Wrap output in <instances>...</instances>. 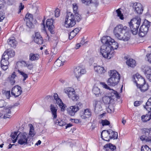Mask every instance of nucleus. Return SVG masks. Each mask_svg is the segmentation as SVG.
Listing matches in <instances>:
<instances>
[{
    "label": "nucleus",
    "instance_id": "nucleus-36",
    "mask_svg": "<svg viewBox=\"0 0 151 151\" xmlns=\"http://www.w3.org/2000/svg\"><path fill=\"white\" fill-rule=\"evenodd\" d=\"M56 124L60 126H63L66 124V123L63 120L57 119L55 121Z\"/></svg>",
    "mask_w": 151,
    "mask_h": 151
},
{
    "label": "nucleus",
    "instance_id": "nucleus-3",
    "mask_svg": "<svg viewBox=\"0 0 151 151\" xmlns=\"http://www.w3.org/2000/svg\"><path fill=\"white\" fill-rule=\"evenodd\" d=\"M101 42L110 48L111 51L116 49L119 46L117 42L108 36L103 37L101 39Z\"/></svg>",
    "mask_w": 151,
    "mask_h": 151
},
{
    "label": "nucleus",
    "instance_id": "nucleus-25",
    "mask_svg": "<svg viewBox=\"0 0 151 151\" xmlns=\"http://www.w3.org/2000/svg\"><path fill=\"white\" fill-rule=\"evenodd\" d=\"M50 107V110L53 119H56L57 117V109L54 106V105L52 104H51Z\"/></svg>",
    "mask_w": 151,
    "mask_h": 151
},
{
    "label": "nucleus",
    "instance_id": "nucleus-43",
    "mask_svg": "<svg viewBox=\"0 0 151 151\" xmlns=\"http://www.w3.org/2000/svg\"><path fill=\"white\" fill-rule=\"evenodd\" d=\"M102 125L103 126L109 125L110 124V122L109 121L105 119L104 120H102L101 122Z\"/></svg>",
    "mask_w": 151,
    "mask_h": 151
},
{
    "label": "nucleus",
    "instance_id": "nucleus-17",
    "mask_svg": "<svg viewBox=\"0 0 151 151\" xmlns=\"http://www.w3.org/2000/svg\"><path fill=\"white\" fill-rule=\"evenodd\" d=\"M54 21L52 19H47L46 23V26L48 28L51 34H54L55 33L54 31V26L53 25Z\"/></svg>",
    "mask_w": 151,
    "mask_h": 151
},
{
    "label": "nucleus",
    "instance_id": "nucleus-63",
    "mask_svg": "<svg viewBox=\"0 0 151 151\" xmlns=\"http://www.w3.org/2000/svg\"><path fill=\"white\" fill-rule=\"evenodd\" d=\"M17 76L16 74V73L15 72H14L12 73L10 79H14Z\"/></svg>",
    "mask_w": 151,
    "mask_h": 151
},
{
    "label": "nucleus",
    "instance_id": "nucleus-5",
    "mask_svg": "<svg viewBox=\"0 0 151 151\" xmlns=\"http://www.w3.org/2000/svg\"><path fill=\"white\" fill-rule=\"evenodd\" d=\"M75 20L74 15L69 13L66 16L64 26L67 28L71 27L76 24Z\"/></svg>",
    "mask_w": 151,
    "mask_h": 151
},
{
    "label": "nucleus",
    "instance_id": "nucleus-15",
    "mask_svg": "<svg viewBox=\"0 0 151 151\" xmlns=\"http://www.w3.org/2000/svg\"><path fill=\"white\" fill-rule=\"evenodd\" d=\"M22 92L21 87L19 85H17L13 87L11 91L12 95L17 97L19 96Z\"/></svg>",
    "mask_w": 151,
    "mask_h": 151
},
{
    "label": "nucleus",
    "instance_id": "nucleus-9",
    "mask_svg": "<svg viewBox=\"0 0 151 151\" xmlns=\"http://www.w3.org/2000/svg\"><path fill=\"white\" fill-rule=\"evenodd\" d=\"M127 28L125 26L123 27L121 24L117 25L114 30V33L116 37L118 39L122 35H123L122 32L126 31Z\"/></svg>",
    "mask_w": 151,
    "mask_h": 151
},
{
    "label": "nucleus",
    "instance_id": "nucleus-50",
    "mask_svg": "<svg viewBox=\"0 0 151 151\" xmlns=\"http://www.w3.org/2000/svg\"><path fill=\"white\" fill-rule=\"evenodd\" d=\"M149 147L147 145H145L144 147L142 146L141 148V151H147L149 149Z\"/></svg>",
    "mask_w": 151,
    "mask_h": 151
},
{
    "label": "nucleus",
    "instance_id": "nucleus-49",
    "mask_svg": "<svg viewBox=\"0 0 151 151\" xmlns=\"http://www.w3.org/2000/svg\"><path fill=\"white\" fill-rule=\"evenodd\" d=\"M82 3L88 5L91 3L92 0H81Z\"/></svg>",
    "mask_w": 151,
    "mask_h": 151
},
{
    "label": "nucleus",
    "instance_id": "nucleus-55",
    "mask_svg": "<svg viewBox=\"0 0 151 151\" xmlns=\"http://www.w3.org/2000/svg\"><path fill=\"white\" fill-rule=\"evenodd\" d=\"M5 105V102L3 100H0V108L3 107Z\"/></svg>",
    "mask_w": 151,
    "mask_h": 151
},
{
    "label": "nucleus",
    "instance_id": "nucleus-20",
    "mask_svg": "<svg viewBox=\"0 0 151 151\" xmlns=\"http://www.w3.org/2000/svg\"><path fill=\"white\" fill-rule=\"evenodd\" d=\"M144 72L147 79L151 82V67L145 66L144 68Z\"/></svg>",
    "mask_w": 151,
    "mask_h": 151
},
{
    "label": "nucleus",
    "instance_id": "nucleus-4",
    "mask_svg": "<svg viewBox=\"0 0 151 151\" xmlns=\"http://www.w3.org/2000/svg\"><path fill=\"white\" fill-rule=\"evenodd\" d=\"M141 20L140 18L138 19L134 18L132 19L130 21L128 22L129 26L131 29L130 30L133 35H136L137 33Z\"/></svg>",
    "mask_w": 151,
    "mask_h": 151
},
{
    "label": "nucleus",
    "instance_id": "nucleus-38",
    "mask_svg": "<svg viewBox=\"0 0 151 151\" xmlns=\"http://www.w3.org/2000/svg\"><path fill=\"white\" fill-rule=\"evenodd\" d=\"M116 12L117 14V16L119 17V18L121 20L124 19L123 15L122 14L121 11H120V9H118L116 10Z\"/></svg>",
    "mask_w": 151,
    "mask_h": 151
},
{
    "label": "nucleus",
    "instance_id": "nucleus-18",
    "mask_svg": "<svg viewBox=\"0 0 151 151\" xmlns=\"http://www.w3.org/2000/svg\"><path fill=\"white\" fill-rule=\"evenodd\" d=\"M33 40L37 44L41 45L43 42V38L40 35V33L37 32L35 33V36L34 37Z\"/></svg>",
    "mask_w": 151,
    "mask_h": 151
},
{
    "label": "nucleus",
    "instance_id": "nucleus-51",
    "mask_svg": "<svg viewBox=\"0 0 151 151\" xmlns=\"http://www.w3.org/2000/svg\"><path fill=\"white\" fill-rule=\"evenodd\" d=\"M26 67H27L28 69L31 70L33 68V65L32 63H29L28 61Z\"/></svg>",
    "mask_w": 151,
    "mask_h": 151
},
{
    "label": "nucleus",
    "instance_id": "nucleus-10",
    "mask_svg": "<svg viewBox=\"0 0 151 151\" xmlns=\"http://www.w3.org/2000/svg\"><path fill=\"white\" fill-rule=\"evenodd\" d=\"M64 92L68 94V97L73 101H77L79 99V96L75 94L74 89L71 88H66L64 89Z\"/></svg>",
    "mask_w": 151,
    "mask_h": 151
},
{
    "label": "nucleus",
    "instance_id": "nucleus-29",
    "mask_svg": "<svg viewBox=\"0 0 151 151\" xmlns=\"http://www.w3.org/2000/svg\"><path fill=\"white\" fill-rule=\"evenodd\" d=\"M39 55L38 54L31 53L29 55V59L32 61L36 60L39 59Z\"/></svg>",
    "mask_w": 151,
    "mask_h": 151
},
{
    "label": "nucleus",
    "instance_id": "nucleus-2",
    "mask_svg": "<svg viewBox=\"0 0 151 151\" xmlns=\"http://www.w3.org/2000/svg\"><path fill=\"white\" fill-rule=\"evenodd\" d=\"M111 92H109L102 98V100L104 103L106 104H109L113 103L115 98L119 99L120 98L118 93L117 91L111 90Z\"/></svg>",
    "mask_w": 151,
    "mask_h": 151
},
{
    "label": "nucleus",
    "instance_id": "nucleus-62",
    "mask_svg": "<svg viewBox=\"0 0 151 151\" xmlns=\"http://www.w3.org/2000/svg\"><path fill=\"white\" fill-rule=\"evenodd\" d=\"M1 66L2 69L4 70H6L8 68L7 65H1Z\"/></svg>",
    "mask_w": 151,
    "mask_h": 151
},
{
    "label": "nucleus",
    "instance_id": "nucleus-32",
    "mask_svg": "<svg viewBox=\"0 0 151 151\" xmlns=\"http://www.w3.org/2000/svg\"><path fill=\"white\" fill-rule=\"evenodd\" d=\"M6 51L10 58L14 57L15 55V51L13 50L7 49Z\"/></svg>",
    "mask_w": 151,
    "mask_h": 151
},
{
    "label": "nucleus",
    "instance_id": "nucleus-12",
    "mask_svg": "<svg viewBox=\"0 0 151 151\" xmlns=\"http://www.w3.org/2000/svg\"><path fill=\"white\" fill-rule=\"evenodd\" d=\"M133 9L135 14H141L143 10V6L142 4L139 3H134L132 4Z\"/></svg>",
    "mask_w": 151,
    "mask_h": 151
},
{
    "label": "nucleus",
    "instance_id": "nucleus-58",
    "mask_svg": "<svg viewBox=\"0 0 151 151\" xmlns=\"http://www.w3.org/2000/svg\"><path fill=\"white\" fill-rule=\"evenodd\" d=\"M24 5H22V3H20V5L19 7V10L18 12V14L20 13L21 12V10H22L24 9Z\"/></svg>",
    "mask_w": 151,
    "mask_h": 151
},
{
    "label": "nucleus",
    "instance_id": "nucleus-64",
    "mask_svg": "<svg viewBox=\"0 0 151 151\" xmlns=\"http://www.w3.org/2000/svg\"><path fill=\"white\" fill-rule=\"evenodd\" d=\"M5 96L7 99H9L10 96V91H7L5 93Z\"/></svg>",
    "mask_w": 151,
    "mask_h": 151
},
{
    "label": "nucleus",
    "instance_id": "nucleus-19",
    "mask_svg": "<svg viewBox=\"0 0 151 151\" xmlns=\"http://www.w3.org/2000/svg\"><path fill=\"white\" fill-rule=\"evenodd\" d=\"M144 72L147 79L151 82V67L145 66L144 68Z\"/></svg>",
    "mask_w": 151,
    "mask_h": 151
},
{
    "label": "nucleus",
    "instance_id": "nucleus-23",
    "mask_svg": "<svg viewBox=\"0 0 151 151\" xmlns=\"http://www.w3.org/2000/svg\"><path fill=\"white\" fill-rule=\"evenodd\" d=\"M94 69L96 72L99 74L103 73L106 71L103 67L100 65H94Z\"/></svg>",
    "mask_w": 151,
    "mask_h": 151
},
{
    "label": "nucleus",
    "instance_id": "nucleus-60",
    "mask_svg": "<svg viewBox=\"0 0 151 151\" xmlns=\"http://www.w3.org/2000/svg\"><path fill=\"white\" fill-rule=\"evenodd\" d=\"M98 101L96 100H94L93 101V106L94 107V110L95 111L97 108V105L98 104Z\"/></svg>",
    "mask_w": 151,
    "mask_h": 151
},
{
    "label": "nucleus",
    "instance_id": "nucleus-11",
    "mask_svg": "<svg viewBox=\"0 0 151 151\" xmlns=\"http://www.w3.org/2000/svg\"><path fill=\"white\" fill-rule=\"evenodd\" d=\"M74 72L77 80L80 81V77L82 75L85 74L86 73V71L85 69H83L80 66H78L74 68Z\"/></svg>",
    "mask_w": 151,
    "mask_h": 151
},
{
    "label": "nucleus",
    "instance_id": "nucleus-46",
    "mask_svg": "<svg viewBox=\"0 0 151 151\" xmlns=\"http://www.w3.org/2000/svg\"><path fill=\"white\" fill-rule=\"evenodd\" d=\"M33 21H26V25L29 28H31L32 27L33 24L32 22Z\"/></svg>",
    "mask_w": 151,
    "mask_h": 151
},
{
    "label": "nucleus",
    "instance_id": "nucleus-54",
    "mask_svg": "<svg viewBox=\"0 0 151 151\" xmlns=\"http://www.w3.org/2000/svg\"><path fill=\"white\" fill-rule=\"evenodd\" d=\"M12 106L6 107L5 109V112L6 113L11 114V109L12 108Z\"/></svg>",
    "mask_w": 151,
    "mask_h": 151
},
{
    "label": "nucleus",
    "instance_id": "nucleus-24",
    "mask_svg": "<svg viewBox=\"0 0 151 151\" xmlns=\"http://www.w3.org/2000/svg\"><path fill=\"white\" fill-rule=\"evenodd\" d=\"M107 132L109 135L110 134L112 135V136L109 135V139H116L118 138V133L117 132L114 131L111 129H110L109 131L107 130Z\"/></svg>",
    "mask_w": 151,
    "mask_h": 151
},
{
    "label": "nucleus",
    "instance_id": "nucleus-42",
    "mask_svg": "<svg viewBox=\"0 0 151 151\" xmlns=\"http://www.w3.org/2000/svg\"><path fill=\"white\" fill-rule=\"evenodd\" d=\"M5 13L3 11H0V22H1L5 18Z\"/></svg>",
    "mask_w": 151,
    "mask_h": 151
},
{
    "label": "nucleus",
    "instance_id": "nucleus-31",
    "mask_svg": "<svg viewBox=\"0 0 151 151\" xmlns=\"http://www.w3.org/2000/svg\"><path fill=\"white\" fill-rule=\"evenodd\" d=\"M141 118V120L144 122L148 121L151 119L150 117H149V114L143 115L142 116Z\"/></svg>",
    "mask_w": 151,
    "mask_h": 151
},
{
    "label": "nucleus",
    "instance_id": "nucleus-14",
    "mask_svg": "<svg viewBox=\"0 0 151 151\" xmlns=\"http://www.w3.org/2000/svg\"><path fill=\"white\" fill-rule=\"evenodd\" d=\"M140 80H142V82L143 84L139 83L138 84L137 81H135V83L136 84L138 88H139L142 92H144L147 91L148 88V85L147 83H146L145 79H141Z\"/></svg>",
    "mask_w": 151,
    "mask_h": 151
},
{
    "label": "nucleus",
    "instance_id": "nucleus-21",
    "mask_svg": "<svg viewBox=\"0 0 151 151\" xmlns=\"http://www.w3.org/2000/svg\"><path fill=\"white\" fill-rule=\"evenodd\" d=\"M92 115V112L90 109H85L83 113V114L81 116V118L82 119H85L88 118Z\"/></svg>",
    "mask_w": 151,
    "mask_h": 151
},
{
    "label": "nucleus",
    "instance_id": "nucleus-13",
    "mask_svg": "<svg viewBox=\"0 0 151 151\" xmlns=\"http://www.w3.org/2000/svg\"><path fill=\"white\" fill-rule=\"evenodd\" d=\"M20 137V138L18 141L19 144L21 145L27 144V141L28 138V136L27 134L25 132L19 134L17 136V137Z\"/></svg>",
    "mask_w": 151,
    "mask_h": 151
},
{
    "label": "nucleus",
    "instance_id": "nucleus-33",
    "mask_svg": "<svg viewBox=\"0 0 151 151\" xmlns=\"http://www.w3.org/2000/svg\"><path fill=\"white\" fill-rule=\"evenodd\" d=\"M142 132L145 134V137L149 136L150 133H151V128L147 129L144 128L142 129Z\"/></svg>",
    "mask_w": 151,
    "mask_h": 151
},
{
    "label": "nucleus",
    "instance_id": "nucleus-27",
    "mask_svg": "<svg viewBox=\"0 0 151 151\" xmlns=\"http://www.w3.org/2000/svg\"><path fill=\"white\" fill-rule=\"evenodd\" d=\"M92 92L96 97L100 96L102 93V92L100 91V89L97 87H93Z\"/></svg>",
    "mask_w": 151,
    "mask_h": 151
},
{
    "label": "nucleus",
    "instance_id": "nucleus-53",
    "mask_svg": "<svg viewBox=\"0 0 151 151\" xmlns=\"http://www.w3.org/2000/svg\"><path fill=\"white\" fill-rule=\"evenodd\" d=\"M60 107L61 108V111H64L65 110V105L63 103H61V104H60L59 105Z\"/></svg>",
    "mask_w": 151,
    "mask_h": 151
},
{
    "label": "nucleus",
    "instance_id": "nucleus-44",
    "mask_svg": "<svg viewBox=\"0 0 151 151\" xmlns=\"http://www.w3.org/2000/svg\"><path fill=\"white\" fill-rule=\"evenodd\" d=\"M100 84L102 85L103 86V87L105 88V89H109L110 90V92H111V90L113 89H111V88L109 87L104 82H100Z\"/></svg>",
    "mask_w": 151,
    "mask_h": 151
},
{
    "label": "nucleus",
    "instance_id": "nucleus-47",
    "mask_svg": "<svg viewBox=\"0 0 151 151\" xmlns=\"http://www.w3.org/2000/svg\"><path fill=\"white\" fill-rule=\"evenodd\" d=\"M143 101H135L134 103V106L135 107H137L140 106L142 104Z\"/></svg>",
    "mask_w": 151,
    "mask_h": 151
},
{
    "label": "nucleus",
    "instance_id": "nucleus-30",
    "mask_svg": "<svg viewBox=\"0 0 151 151\" xmlns=\"http://www.w3.org/2000/svg\"><path fill=\"white\" fill-rule=\"evenodd\" d=\"M109 148L112 151H114L116 149V147L115 145H114L111 143H109L108 144H106L104 146V148H105L106 150H107V148Z\"/></svg>",
    "mask_w": 151,
    "mask_h": 151
},
{
    "label": "nucleus",
    "instance_id": "nucleus-22",
    "mask_svg": "<svg viewBox=\"0 0 151 151\" xmlns=\"http://www.w3.org/2000/svg\"><path fill=\"white\" fill-rule=\"evenodd\" d=\"M125 59L127 60L126 63L127 64L129 67L132 68H134L136 65V62L135 60L132 58H128L124 57Z\"/></svg>",
    "mask_w": 151,
    "mask_h": 151
},
{
    "label": "nucleus",
    "instance_id": "nucleus-1",
    "mask_svg": "<svg viewBox=\"0 0 151 151\" xmlns=\"http://www.w3.org/2000/svg\"><path fill=\"white\" fill-rule=\"evenodd\" d=\"M108 73L110 77L107 81L108 85L113 86L117 85L120 79V75L115 70H110Z\"/></svg>",
    "mask_w": 151,
    "mask_h": 151
},
{
    "label": "nucleus",
    "instance_id": "nucleus-35",
    "mask_svg": "<svg viewBox=\"0 0 151 151\" xmlns=\"http://www.w3.org/2000/svg\"><path fill=\"white\" fill-rule=\"evenodd\" d=\"M74 16L75 21H76L78 22H79L82 18L81 15H80L78 13L74 14Z\"/></svg>",
    "mask_w": 151,
    "mask_h": 151
},
{
    "label": "nucleus",
    "instance_id": "nucleus-34",
    "mask_svg": "<svg viewBox=\"0 0 151 151\" xmlns=\"http://www.w3.org/2000/svg\"><path fill=\"white\" fill-rule=\"evenodd\" d=\"M17 71L21 75H22L23 77V81H25L26 79L28 77V75L26 74L25 72L21 71L20 70H18Z\"/></svg>",
    "mask_w": 151,
    "mask_h": 151
},
{
    "label": "nucleus",
    "instance_id": "nucleus-48",
    "mask_svg": "<svg viewBox=\"0 0 151 151\" xmlns=\"http://www.w3.org/2000/svg\"><path fill=\"white\" fill-rule=\"evenodd\" d=\"M9 62L8 60H6V59H1V65H7L9 64Z\"/></svg>",
    "mask_w": 151,
    "mask_h": 151
},
{
    "label": "nucleus",
    "instance_id": "nucleus-28",
    "mask_svg": "<svg viewBox=\"0 0 151 151\" xmlns=\"http://www.w3.org/2000/svg\"><path fill=\"white\" fill-rule=\"evenodd\" d=\"M144 108L149 112L151 110V97L149 98L147 102L145 105H144Z\"/></svg>",
    "mask_w": 151,
    "mask_h": 151
},
{
    "label": "nucleus",
    "instance_id": "nucleus-56",
    "mask_svg": "<svg viewBox=\"0 0 151 151\" xmlns=\"http://www.w3.org/2000/svg\"><path fill=\"white\" fill-rule=\"evenodd\" d=\"M136 75V78H137L138 81L139 82H142V80H140L141 79H145L143 78L142 76L140 75L139 74Z\"/></svg>",
    "mask_w": 151,
    "mask_h": 151
},
{
    "label": "nucleus",
    "instance_id": "nucleus-61",
    "mask_svg": "<svg viewBox=\"0 0 151 151\" xmlns=\"http://www.w3.org/2000/svg\"><path fill=\"white\" fill-rule=\"evenodd\" d=\"M146 56L147 58V60L148 62L151 63V53L150 54H147Z\"/></svg>",
    "mask_w": 151,
    "mask_h": 151
},
{
    "label": "nucleus",
    "instance_id": "nucleus-59",
    "mask_svg": "<svg viewBox=\"0 0 151 151\" xmlns=\"http://www.w3.org/2000/svg\"><path fill=\"white\" fill-rule=\"evenodd\" d=\"M18 133V132H15L13 133H12L11 135V137L13 139H14L16 137Z\"/></svg>",
    "mask_w": 151,
    "mask_h": 151
},
{
    "label": "nucleus",
    "instance_id": "nucleus-39",
    "mask_svg": "<svg viewBox=\"0 0 151 151\" xmlns=\"http://www.w3.org/2000/svg\"><path fill=\"white\" fill-rule=\"evenodd\" d=\"M55 65L57 66L60 67L63 65V63L62 61L59 59H58L54 63Z\"/></svg>",
    "mask_w": 151,
    "mask_h": 151
},
{
    "label": "nucleus",
    "instance_id": "nucleus-57",
    "mask_svg": "<svg viewBox=\"0 0 151 151\" xmlns=\"http://www.w3.org/2000/svg\"><path fill=\"white\" fill-rule=\"evenodd\" d=\"M28 62H26L24 61H20L18 62L17 63V64H19L20 63L21 64L23 65L24 66L26 67V65H27V63Z\"/></svg>",
    "mask_w": 151,
    "mask_h": 151
},
{
    "label": "nucleus",
    "instance_id": "nucleus-26",
    "mask_svg": "<svg viewBox=\"0 0 151 151\" xmlns=\"http://www.w3.org/2000/svg\"><path fill=\"white\" fill-rule=\"evenodd\" d=\"M7 42L11 47L15 48L16 46V42L14 37L9 38L7 40Z\"/></svg>",
    "mask_w": 151,
    "mask_h": 151
},
{
    "label": "nucleus",
    "instance_id": "nucleus-7",
    "mask_svg": "<svg viewBox=\"0 0 151 151\" xmlns=\"http://www.w3.org/2000/svg\"><path fill=\"white\" fill-rule=\"evenodd\" d=\"M103 44V45L101 47V53L104 58L110 59L112 56V53H111V49L105 44Z\"/></svg>",
    "mask_w": 151,
    "mask_h": 151
},
{
    "label": "nucleus",
    "instance_id": "nucleus-37",
    "mask_svg": "<svg viewBox=\"0 0 151 151\" xmlns=\"http://www.w3.org/2000/svg\"><path fill=\"white\" fill-rule=\"evenodd\" d=\"M26 21H33V16L32 14L29 13L27 14L25 16Z\"/></svg>",
    "mask_w": 151,
    "mask_h": 151
},
{
    "label": "nucleus",
    "instance_id": "nucleus-16",
    "mask_svg": "<svg viewBox=\"0 0 151 151\" xmlns=\"http://www.w3.org/2000/svg\"><path fill=\"white\" fill-rule=\"evenodd\" d=\"M124 32H125L123 35V36L121 35L118 39L125 42L128 41L130 39L131 37V32L128 28L127 29L126 31H125Z\"/></svg>",
    "mask_w": 151,
    "mask_h": 151
},
{
    "label": "nucleus",
    "instance_id": "nucleus-6",
    "mask_svg": "<svg viewBox=\"0 0 151 151\" xmlns=\"http://www.w3.org/2000/svg\"><path fill=\"white\" fill-rule=\"evenodd\" d=\"M150 22L147 20H145L143 24L141 26L138 35L140 37H143L147 34L149 28L150 27Z\"/></svg>",
    "mask_w": 151,
    "mask_h": 151
},
{
    "label": "nucleus",
    "instance_id": "nucleus-45",
    "mask_svg": "<svg viewBox=\"0 0 151 151\" xmlns=\"http://www.w3.org/2000/svg\"><path fill=\"white\" fill-rule=\"evenodd\" d=\"M76 35L72 31L70 34L68 35V38L69 40L72 39Z\"/></svg>",
    "mask_w": 151,
    "mask_h": 151
},
{
    "label": "nucleus",
    "instance_id": "nucleus-52",
    "mask_svg": "<svg viewBox=\"0 0 151 151\" xmlns=\"http://www.w3.org/2000/svg\"><path fill=\"white\" fill-rule=\"evenodd\" d=\"M60 10L59 9H56L55 11V16L56 17H58L60 16Z\"/></svg>",
    "mask_w": 151,
    "mask_h": 151
},
{
    "label": "nucleus",
    "instance_id": "nucleus-41",
    "mask_svg": "<svg viewBox=\"0 0 151 151\" xmlns=\"http://www.w3.org/2000/svg\"><path fill=\"white\" fill-rule=\"evenodd\" d=\"M73 9L74 14L78 13V6L76 3L73 4Z\"/></svg>",
    "mask_w": 151,
    "mask_h": 151
},
{
    "label": "nucleus",
    "instance_id": "nucleus-40",
    "mask_svg": "<svg viewBox=\"0 0 151 151\" xmlns=\"http://www.w3.org/2000/svg\"><path fill=\"white\" fill-rule=\"evenodd\" d=\"M9 58H10L6 50L2 56L1 59H6V60H8Z\"/></svg>",
    "mask_w": 151,
    "mask_h": 151
},
{
    "label": "nucleus",
    "instance_id": "nucleus-8",
    "mask_svg": "<svg viewBox=\"0 0 151 151\" xmlns=\"http://www.w3.org/2000/svg\"><path fill=\"white\" fill-rule=\"evenodd\" d=\"M82 106L83 105L81 103L78 102L75 105L72 106L68 108L67 109V113L71 116H74Z\"/></svg>",
    "mask_w": 151,
    "mask_h": 151
}]
</instances>
